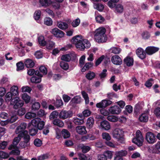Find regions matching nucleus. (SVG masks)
Segmentation results:
<instances>
[{"mask_svg": "<svg viewBox=\"0 0 160 160\" xmlns=\"http://www.w3.org/2000/svg\"><path fill=\"white\" fill-rule=\"evenodd\" d=\"M40 107V105L39 102H36L33 103L32 106V109L33 110H38Z\"/></svg>", "mask_w": 160, "mask_h": 160, "instance_id": "603ef678", "label": "nucleus"}, {"mask_svg": "<svg viewBox=\"0 0 160 160\" xmlns=\"http://www.w3.org/2000/svg\"><path fill=\"white\" fill-rule=\"evenodd\" d=\"M24 64L28 68L32 67L35 65L34 62L33 61L30 59L26 60L24 62Z\"/></svg>", "mask_w": 160, "mask_h": 160, "instance_id": "bb28decb", "label": "nucleus"}, {"mask_svg": "<svg viewBox=\"0 0 160 160\" xmlns=\"http://www.w3.org/2000/svg\"><path fill=\"white\" fill-rule=\"evenodd\" d=\"M100 126L101 129L105 130H108L111 128L109 122L106 120L103 121L101 122Z\"/></svg>", "mask_w": 160, "mask_h": 160, "instance_id": "6ab92c4d", "label": "nucleus"}, {"mask_svg": "<svg viewBox=\"0 0 160 160\" xmlns=\"http://www.w3.org/2000/svg\"><path fill=\"white\" fill-rule=\"evenodd\" d=\"M112 62L116 65H119L122 64V62L121 58L118 55H114L111 58Z\"/></svg>", "mask_w": 160, "mask_h": 160, "instance_id": "9d476101", "label": "nucleus"}, {"mask_svg": "<svg viewBox=\"0 0 160 160\" xmlns=\"http://www.w3.org/2000/svg\"><path fill=\"white\" fill-rule=\"evenodd\" d=\"M46 45L47 49L51 50L55 47V43L54 42L49 41L46 42Z\"/></svg>", "mask_w": 160, "mask_h": 160, "instance_id": "c9c22d12", "label": "nucleus"}, {"mask_svg": "<svg viewBox=\"0 0 160 160\" xmlns=\"http://www.w3.org/2000/svg\"><path fill=\"white\" fill-rule=\"evenodd\" d=\"M62 134L65 139L68 138L70 136V132L67 129H63L62 131Z\"/></svg>", "mask_w": 160, "mask_h": 160, "instance_id": "f704fd0d", "label": "nucleus"}, {"mask_svg": "<svg viewBox=\"0 0 160 160\" xmlns=\"http://www.w3.org/2000/svg\"><path fill=\"white\" fill-rule=\"evenodd\" d=\"M72 114V112L70 111L62 110L59 113V117L61 119H65L71 117Z\"/></svg>", "mask_w": 160, "mask_h": 160, "instance_id": "6e6552de", "label": "nucleus"}, {"mask_svg": "<svg viewBox=\"0 0 160 160\" xmlns=\"http://www.w3.org/2000/svg\"><path fill=\"white\" fill-rule=\"evenodd\" d=\"M57 26L59 28L63 30L67 29L68 27V25L67 23L62 22H58Z\"/></svg>", "mask_w": 160, "mask_h": 160, "instance_id": "b1692460", "label": "nucleus"}, {"mask_svg": "<svg viewBox=\"0 0 160 160\" xmlns=\"http://www.w3.org/2000/svg\"><path fill=\"white\" fill-rule=\"evenodd\" d=\"M73 122L77 125L82 124L84 122L83 119H79L76 117L73 118Z\"/></svg>", "mask_w": 160, "mask_h": 160, "instance_id": "7c9ffc66", "label": "nucleus"}, {"mask_svg": "<svg viewBox=\"0 0 160 160\" xmlns=\"http://www.w3.org/2000/svg\"><path fill=\"white\" fill-rule=\"evenodd\" d=\"M35 74L37 76L32 77L31 78V81L33 83H38L41 82L42 75L38 71H36Z\"/></svg>", "mask_w": 160, "mask_h": 160, "instance_id": "9b49d317", "label": "nucleus"}, {"mask_svg": "<svg viewBox=\"0 0 160 160\" xmlns=\"http://www.w3.org/2000/svg\"><path fill=\"white\" fill-rule=\"evenodd\" d=\"M51 32L54 36L58 38H62L64 37V35L63 31L57 28H54L52 29Z\"/></svg>", "mask_w": 160, "mask_h": 160, "instance_id": "1a4fd4ad", "label": "nucleus"}, {"mask_svg": "<svg viewBox=\"0 0 160 160\" xmlns=\"http://www.w3.org/2000/svg\"><path fill=\"white\" fill-rule=\"evenodd\" d=\"M37 115L36 113L31 112H27L25 115V118L27 119H31L32 118H36Z\"/></svg>", "mask_w": 160, "mask_h": 160, "instance_id": "2f4dec72", "label": "nucleus"}, {"mask_svg": "<svg viewBox=\"0 0 160 160\" xmlns=\"http://www.w3.org/2000/svg\"><path fill=\"white\" fill-rule=\"evenodd\" d=\"M148 112L147 111L145 113H142L139 117V119L141 122H146L148 119Z\"/></svg>", "mask_w": 160, "mask_h": 160, "instance_id": "aec40b11", "label": "nucleus"}, {"mask_svg": "<svg viewBox=\"0 0 160 160\" xmlns=\"http://www.w3.org/2000/svg\"><path fill=\"white\" fill-rule=\"evenodd\" d=\"M17 70L18 71L23 70L24 68L23 63L21 62H18L16 64Z\"/></svg>", "mask_w": 160, "mask_h": 160, "instance_id": "8fccbe9b", "label": "nucleus"}, {"mask_svg": "<svg viewBox=\"0 0 160 160\" xmlns=\"http://www.w3.org/2000/svg\"><path fill=\"white\" fill-rule=\"evenodd\" d=\"M109 111L112 114H118L120 113L121 110L117 106L114 105L109 108Z\"/></svg>", "mask_w": 160, "mask_h": 160, "instance_id": "dca6fc26", "label": "nucleus"}, {"mask_svg": "<svg viewBox=\"0 0 160 160\" xmlns=\"http://www.w3.org/2000/svg\"><path fill=\"white\" fill-rule=\"evenodd\" d=\"M107 119L112 122H116L118 120V118L114 116H109L107 117Z\"/></svg>", "mask_w": 160, "mask_h": 160, "instance_id": "49530a36", "label": "nucleus"}, {"mask_svg": "<svg viewBox=\"0 0 160 160\" xmlns=\"http://www.w3.org/2000/svg\"><path fill=\"white\" fill-rule=\"evenodd\" d=\"M119 1V0H109L108 2V6L111 8L116 7V3Z\"/></svg>", "mask_w": 160, "mask_h": 160, "instance_id": "72a5a7b5", "label": "nucleus"}, {"mask_svg": "<svg viewBox=\"0 0 160 160\" xmlns=\"http://www.w3.org/2000/svg\"><path fill=\"white\" fill-rule=\"evenodd\" d=\"M38 42L41 46H44L46 45V42L44 40V38L43 36H40L38 37Z\"/></svg>", "mask_w": 160, "mask_h": 160, "instance_id": "a19ab883", "label": "nucleus"}, {"mask_svg": "<svg viewBox=\"0 0 160 160\" xmlns=\"http://www.w3.org/2000/svg\"><path fill=\"white\" fill-rule=\"evenodd\" d=\"M132 142L139 146L142 145L143 141V138L141 132L138 130L136 133V137L132 140Z\"/></svg>", "mask_w": 160, "mask_h": 160, "instance_id": "39448f33", "label": "nucleus"}, {"mask_svg": "<svg viewBox=\"0 0 160 160\" xmlns=\"http://www.w3.org/2000/svg\"><path fill=\"white\" fill-rule=\"evenodd\" d=\"M127 154V152L125 150H122L120 151L117 152H116L115 155H119L122 157L125 156Z\"/></svg>", "mask_w": 160, "mask_h": 160, "instance_id": "864d4df0", "label": "nucleus"}, {"mask_svg": "<svg viewBox=\"0 0 160 160\" xmlns=\"http://www.w3.org/2000/svg\"><path fill=\"white\" fill-rule=\"evenodd\" d=\"M96 76L95 73L92 71H90L86 75V78L89 80L93 79Z\"/></svg>", "mask_w": 160, "mask_h": 160, "instance_id": "cd10ccee", "label": "nucleus"}, {"mask_svg": "<svg viewBox=\"0 0 160 160\" xmlns=\"http://www.w3.org/2000/svg\"><path fill=\"white\" fill-rule=\"evenodd\" d=\"M159 48L154 46H148L145 49L146 53L149 55H152L159 50Z\"/></svg>", "mask_w": 160, "mask_h": 160, "instance_id": "f8f14e48", "label": "nucleus"}, {"mask_svg": "<svg viewBox=\"0 0 160 160\" xmlns=\"http://www.w3.org/2000/svg\"><path fill=\"white\" fill-rule=\"evenodd\" d=\"M96 21L99 23H102L104 21V18L101 15H98L96 18Z\"/></svg>", "mask_w": 160, "mask_h": 160, "instance_id": "bf43d9fd", "label": "nucleus"}, {"mask_svg": "<svg viewBox=\"0 0 160 160\" xmlns=\"http://www.w3.org/2000/svg\"><path fill=\"white\" fill-rule=\"evenodd\" d=\"M93 7L94 8L100 11H102L104 8L103 6L100 3H94Z\"/></svg>", "mask_w": 160, "mask_h": 160, "instance_id": "37998d69", "label": "nucleus"}, {"mask_svg": "<svg viewBox=\"0 0 160 160\" xmlns=\"http://www.w3.org/2000/svg\"><path fill=\"white\" fill-rule=\"evenodd\" d=\"M41 13V11L40 10H36L34 13V19L36 20H38L40 18Z\"/></svg>", "mask_w": 160, "mask_h": 160, "instance_id": "09e8293b", "label": "nucleus"}, {"mask_svg": "<svg viewBox=\"0 0 160 160\" xmlns=\"http://www.w3.org/2000/svg\"><path fill=\"white\" fill-rule=\"evenodd\" d=\"M124 10L123 6L121 4H118L115 7V11L118 13H122Z\"/></svg>", "mask_w": 160, "mask_h": 160, "instance_id": "ea45409f", "label": "nucleus"}, {"mask_svg": "<svg viewBox=\"0 0 160 160\" xmlns=\"http://www.w3.org/2000/svg\"><path fill=\"white\" fill-rule=\"evenodd\" d=\"M102 138L107 140V141L111 139V137L109 134L107 132H104L102 133Z\"/></svg>", "mask_w": 160, "mask_h": 160, "instance_id": "e2e57ef3", "label": "nucleus"}, {"mask_svg": "<svg viewBox=\"0 0 160 160\" xmlns=\"http://www.w3.org/2000/svg\"><path fill=\"white\" fill-rule=\"evenodd\" d=\"M53 123L55 125L60 127H62L64 125L63 122L58 119H56L53 121Z\"/></svg>", "mask_w": 160, "mask_h": 160, "instance_id": "c756f323", "label": "nucleus"}, {"mask_svg": "<svg viewBox=\"0 0 160 160\" xmlns=\"http://www.w3.org/2000/svg\"><path fill=\"white\" fill-rule=\"evenodd\" d=\"M112 134L113 138L117 139L118 141H120L121 143L123 142L124 132L122 129L116 128L113 131Z\"/></svg>", "mask_w": 160, "mask_h": 160, "instance_id": "20e7f679", "label": "nucleus"}, {"mask_svg": "<svg viewBox=\"0 0 160 160\" xmlns=\"http://www.w3.org/2000/svg\"><path fill=\"white\" fill-rule=\"evenodd\" d=\"M76 132L80 134H84L87 133L86 127L85 126H78L76 128Z\"/></svg>", "mask_w": 160, "mask_h": 160, "instance_id": "412c9836", "label": "nucleus"}, {"mask_svg": "<svg viewBox=\"0 0 160 160\" xmlns=\"http://www.w3.org/2000/svg\"><path fill=\"white\" fill-rule=\"evenodd\" d=\"M21 133H20L17 137L15 138L13 141V145L14 147H16L21 139Z\"/></svg>", "mask_w": 160, "mask_h": 160, "instance_id": "e433bc0d", "label": "nucleus"}, {"mask_svg": "<svg viewBox=\"0 0 160 160\" xmlns=\"http://www.w3.org/2000/svg\"><path fill=\"white\" fill-rule=\"evenodd\" d=\"M113 152L111 151H107L104 152V153L105 154L107 158H108L109 159H111L112 158L113 156Z\"/></svg>", "mask_w": 160, "mask_h": 160, "instance_id": "13d9d810", "label": "nucleus"}, {"mask_svg": "<svg viewBox=\"0 0 160 160\" xmlns=\"http://www.w3.org/2000/svg\"><path fill=\"white\" fill-rule=\"evenodd\" d=\"M12 94L11 92H8L5 96V100L7 102H9L12 100Z\"/></svg>", "mask_w": 160, "mask_h": 160, "instance_id": "a18cd8bd", "label": "nucleus"}, {"mask_svg": "<svg viewBox=\"0 0 160 160\" xmlns=\"http://www.w3.org/2000/svg\"><path fill=\"white\" fill-rule=\"evenodd\" d=\"M34 143L37 147H40L42 144V141L38 138H36L34 140Z\"/></svg>", "mask_w": 160, "mask_h": 160, "instance_id": "680f3d73", "label": "nucleus"}, {"mask_svg": "<svg viewBox=\"0 0 160 160\" xmlns=\"http://www.w3.org/2000/svg\"><path fill=\"white\" fill-rule=\"evenodd\" d=\"M142 38L144 39H147L150 37V35L149 33L147 31L143 32L142 34Z\"/></svg>", "mask_w": 160, "mask_h": 160, "instance_id": "052dcab7", "label": "nucleus"}, {"mask_svg": "<svg viewBox=\"0 0 160 160\" xmlns=\"http://www.w3.org/2000/svg\"><path fill=\"white\" fill-rule=\"evenodd\" d=\"M136 53L138 56L142 59L146 57V52L141 48H139L136 50Z\"/></svg>", "mask_w": 160, "mask_h": 160, "instance_id": "4468645a", "label": "nucleus"}, {"mask_svg": "<svg viewBox=\"0 0 160 160\" xmlns=\"http://www.w3.org/2000/svg\"><path fill=\"white\" fill-rule=\"evenodd\" d=\"M83 97L84 98L86 104H88L89 102V98L88 94L84 91L82 92Z\"/></svg>", "mask_w": 160, "mask_h": 160, "instance_id": "3c124183", "label": "nucleus"}, {"mask_svg": "<svg viewBox=\"0 0 160 160\" xmlns=\"http://www.w3.org/2000/svg\"><path fill=\"white\" fill-rule=\"evenodd\" d=\"M146 139L149 143L152 144L156 142V139L154 134L150 132H147L146 134Z\"/></svg>", "mask_w": 160, "mask_h": 160, "instance_id": "0eeeda50", "label": "nucleus"}, {"mask_svg": "<svg viewBox=\"0 0 160 160\" xmlns=\"http://www.w3.org/2000/svg\"><path fill=\"white\" fill-rule=\"evenodd\" d=\"M13 96H17L18 95V88L17 86H13L10 89V92Z\"/></svg>", "mask_w": 160, "mask_h": 160, "instance_id": "c85d7f7f", "label": "nucleus"}, {"mask_svg": "<svg viewBox=\"0 0 160 160\" xmlns=\"http://www.w3.org/2000/svg\"><path fill=\"white\" fill-rule=\"evenodd\" d=\"M39 70L43 74L46 75L47 73V70L46 68L44 66H41L40 67Z\"/></svg>", "mask_w": 160, "mask_h": 160, "instance_id": "0e129e2a", "label": "nucleus"}, {"mask_svg": "<svg viewBox=\"0 0 160 160\" xmlns=\"http://www.w3.org/2000/svg\"><path fill=\"white\" fill-rule=\"evenodd\" d=\"M21 137H24V142L29 145V142L30 141V136L28 134V132L27 131H25L22 133H21Z\"/></svg>", "mask_w": 160, "mask_h": 160, "instance_id": "4be33fe9", "label": "nucleus"}, {"mask_svg": "<svg viewBox=\"0 0 160 160\" xmlns=\"http://www.w3.org/2000/svg\"><path fill=\"white\" fill-rule=\"evenodd\" d=\"M18 118L17 116L14 115L11 116V118L8 119V120L9 123H12L16 121L18 119Z\"/></svg>", "mask_w": 160, "mask_h": 160, "instance_id": "69168bd1", "label": "nucleus"}, {"mask_svg": "<svg viewBox=\"0 0 160 160\" xmlns=\"http://www.w3.org/2000/svg\"><path fill=\"white\" fill-rule=\"evenodd\" d=\"M94 121L93 118L90 117L87 119L86 125L88 128H92L93 125Z\"/></svg>", "mask_w": 160, "mask_h": 160, "instance_id": "a878e982", "label": "nucleus"}, {"mask_svg": "<svg viewBox=\"0 0 160 160\" xmlns=\"http://www.w3.org/2000/svg\"><path fill=\"white\" fill-rule=\"evenodd\" d=\"M9 157V155L8 153H6L2 151H0V158L5 159Z\"/></svg>", "mask_w": 160, "mask_h": 160, "instance_id": "6e6d98bb", "label": "nucleus"}, {"mask_svg": "<svg viewBox=\"0 0 160 160\" xmlns=\"http://www.w3.org/2000/svg\"><path fill=\"white\" fill-rule=\"evenodd\" d=\"M44 24L48 26H51L52 24V21L50 18L47 17L44 20Z\"/></svg>", "mask_w": 160, "mask_h": 160, "instance_id": "c03bdc74", "label": "nucleus"}, {"mask_svg": "<svg viewBox=\"0 0 160 160\" xmlns=\"http://www.w3.org/2000/svg\"><path fill=\"white\" fill-rule=\"evenodd\" d=\"M112 102L109 100H103L100 102L96 104V107L98 108H105L111 104Z\"/></svg>", "mask_w": 160, "mask_h": 160, "instance_id": "ddd939ff", "label": "nucleus"}, {"mask_svg": "<svg viewBox=\"0 0 160 160\" xmlns=\"http://www.w3.org/2000/svg\"><path fill=\"white\" fill-rule=\"evenodd\" d=\"M78 147L81 148L82 152L83 153H86L91 149V148L89 146L84 145L82 144H80L78 145Z\"/></svg>", "mask_w": 160, "mask_h": 160, "instance_id": "393cba45", "label": "nucleus"}, {"mask_svg": "<svg viewBox=\"0 0 160 160\" xmlns=\"http://www.w3.org/2000/svg\"><path fill=\"white\" fill-rule=\"evenodd\" d=\"M71 41L75 45L76 48L80 51H84L85 48H89L91 46L90 42L88 40L84 39L81 35L74 37Z\"/></svg>", "mask_w": 160, "mask_h": 160, "instance_id": "f257e3e1", "label": "nucleus"}, {"mask_svg": "<svg viewBox=\"0 0 160 160\" xmlns=\"http://www.w3.org/2000/svg\"><path fill=\"white\" fill-rule=\"evenodd\" d=\"M60 67L63 69L67 70L69 68V65L68 63L62 61L60 63Z\"/></svg>", "mask_w": 160, "mask_h": 160, "instance_id": "de8ad7c7", "label": "nucleus"}, {"mask_svg": "<svg viewBox=\"0 0 160 160\" xmlns=\"http://www.w3.org/2000/svg\"><path fill=\"white\" fill-rule=\"evenodd\" d=\"M52 3V0H39L38 4L40 7H46L50 6Z\"/></svg>", "mask_w": 160, "mask_h": 160, "instance_id": "f3484780", "label": "nucleus"}, {"mask_svg": "<svg viewBox=\"0 0 160 160\" xmlns=\"http://www.w3.org/2000/svg\"><path fill=\"white\" fill-rule=\"evenodd\" d=\"M73 102L75 103H78L81 102V98L79 96H77L75 97L72 99Z\"/></svg>", "mask_w": 160, "mask_h": 160, "instance_id": "5fc2aeb1", "label": "nucleus"}, {"mask_svg": "<svg viewBox=\"0 0 160 160\" xmlns=\"http://www.w3.org/2000/svg\"><path fill=\"white\" fill-rule=\"evenodd\" d=\"M80 22V19H77L72 22V25L74 27H77L79 25Z\"/></svg>", "mask_w": 160, "mask_h": 160, "instance_id": "774afa93", "label": "nucleus"}, {"mask_svg": "<svg viewBox=\"0 0 160 160\" xmlns=\"http://www.w3.org/2000/svg\"><path fill=\"white\" fill-rule=\"evenodd\" d=\"M59 116V113L57 111H53L50 115L49 118L50 120H53Z\"/></svg>", "mask_w": 160, "mask_h": 160, "instance_id": "58836bf2", "label": "nucleus"}, {"mask_svg": "<svg viewBox=\"0 0 160 160\" xmlns=\"http://www.w3.org/2000/svg\"><path fill=\"white\" fill-rule=\"evenodd\" d=\"M104 56L102 55L101 57L98 58L95 62V65L96 66L98 65L102 62V60L104 58Z\"/></svg>", "mask_w": 160, "mask_h": 160, "instance_id": "338daca9", "label": "nucleus"}, {"mask_svg": "<svg viewBox=\"0 0 160 160\" xmlns=\"http://www.w3.org/2000/svg\"><path fill=\"white\" fill-rule=\"evenodd\" d=\"M22 98L26 103H28L30 102V97L27 93H23L22 95Z\"/></svg>", "mask_w": 160, "mask_h": 160, "instance_id": "79ce46f5", "label": "nucleus"}, {"mask_svg": "<svg viewBox=\"0 0 160 160\" xmlns=\"http://www.w3.org/2000/svg\"><path fill=\"white\" fill-rule=\"evenodd\" d=\"M110 50L111 53L118 54L120 53L121 49L118 47H113L110 49Z\"/></svg>", "mask_w": 160, "mask_h": 160, "instance_id": "473e14b6", "label": "nucleus"}, {"mask_svg": "<svg viewBox=\"0 0 160 160\" xmlns=\"http://www.w3.org/2000/svg\"><path fill=\"white\" fill-rule=\"evenodd\" d=\"M71 59V55L69 54H66L62 56L61 59L66 62H68L70 61Z\"/></svg>", "mask_w": 160, "mask_h": 160, "instance_id": "4c0bfd02", "label": "nucleus"}, {"mask_svg": "<svg viewBox=\"0 0 160 160\" xmlns=\"http://www.w3.org/2000/svg\"><path fill=\"white\" fill-rule=\"evenodd\" d=\"M106 29L103 27H100L94 31V39L98 43L104 42L106 41L107 37L105 34Z\"/></svg>", "mask_w": 160, "mask_h": 160, "instance_id": "f03ea898", "label": "nucleus"}, {"mask_svg": "<svg viewBox=\"0 0 160 160\" xmlns=\"http://www.w3.org/2000/svg\"><path fill=\"white\" fill-rule=\"evenodd\" d=\"M11 104L13 105V108L15 109H17L19 107H22L23 102L21 101L19 97H16L12 100L10 102Z\"/></svg>", "mask_w": 160, "mask_h": 160, "instance_id": "423d86ee", "label": "nucleus"}, {"mask_svg": "<svg viewBox=\"0 0 160 160\" xmlns=\"http://www.w3.org/2000/svg\"><path fill=\"white\" fill-rule=\"evenodd\" d=\"M151 150L152 153L160 154V142H158L153 147H151Z\"/></svg>", "mask_w": 160, "mask_h": 160, "instance_id": "a211bd4d", "label": "nucleus"}, {"mask_svg": "<svg viewBox=\"0 0 160 160\" xmlns=\"http://www.w3.org/2000/svg\"><path fill=\"white\" fill-rule=\"evenodd\" d=\"M21 89L22 92H27L28 93H30L32 90L31 88L30 87L27 86H23Z\"/></svg>", "mask_w": 160, "mask_h": 160, "instance_id": "4d7b16f0", "label": "nucleus"}, {"mask_svg": "<svg viewBox=\"0 0 160 160\" xmlns=\"http://www.w3.org/2000/svg\"><path fill=\"white\" fill-rule=\"evenodd\" d=\"M27 127V124L25 122L22 123L16 128L15 130V132L16 134L21 133H22L25 130V129Z\"/></svg>", "mask_w": 160, "mask_h": 160, "instance_id": "2eb2a0df", "label": "nucleus"}, {"mask_svg": "<svg viewBox=\"0 0 160 160\" xmlns=\"http://www.w3.org/2000/svg\"><path fill=\"white\" fill-rule=\"evenodd\" d=\"M31 124L34 127L40 130H42L45 125V122L39 118H35L32 120Z\"/></svg>", "mask_w": 160, "mask_h": 160, "instance_id": "7ed1b4c3", "label": "nucleus"}, {"mask_svg": "<svg viewBox=\"0 0 160 160\" xmlns=\"http://www.w3.org/2000/svg\"><path fill=\"white\" fill-rule=\"evenodd\" d=\"M124 62L125 64L128 66H132L133 64V58L129 56H127L124 58Z\"/></svg>", "mask_w": 160, "mask_h": 160, "instance_id": "5701e85b", "label": "nucleus"}]
</instances>
